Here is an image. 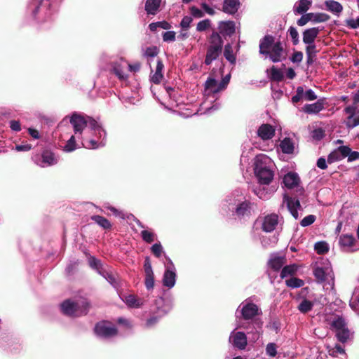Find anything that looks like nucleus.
<instances>
[{
	"label": "nucleus",
	"mask_w": 359,
	"mask_h": 359,
	"mask_svg": "<svg viewBox=\"0 0 359 359\" xmlns=\"http://www.w3.org/2000/svg\"><path fill=\"white\" fill-rule=\"evenodd\" d=\"M90 308V304L86 301L72 302L66 299L61 304L62 313L69 317H79L88 314Z\"/></svg>",
	"instance_id": "f257e3e1"
},
{
	"label": "nucleus",
	"mask_w": 359,
	"mask_h": 359,
	"mask_svg": "<svg viewBox=\"0 0 359 359\" xmlns=\"http://www.w3.org/2000/svg\"><path fill=\"white\" fill-rule=\"evenodd\" d=\"M93 332L100 338L110 339L115 337L118 334L117 327L109 320H100L95 323Z\"/></svg>",
	"instance_id": "f03ea898"
},
{
	"label": "nucleus",
	"mask_w": 359,
	"mask_h": 359,
	"mask_svg": "<svg viewBox=\"0 0 359 359\" xmlns=\"http://www.w3.org/2000/svg\"><path fill=\"white\" fill-rule=\"evenodd\" d=\"M254 170L255 176L262 184H269L273 179V172L259 157L255 159Z\"/></svg>",
	"instance_id": "7ed1b4c3"
},
{
	"label": "nucleus",
	"mask_w": 359,
	"mask_h": 359,
	"mask_svg": "<svg viewBox=\"0 0 359 359\" xmlns=\"http://www.w3.org/2000/svg\"><path fill=\"white\" fill-rule=\"evenodd\" d=\"M266 56H269V59L273 62H278L286 58V55H284V48L280 41L276 42L269 54H266Z\"/></svg>",
	"instance_id": "20e7f679"
},
{
	"label": "nucleus",
	"mask_w": 359,
	"mask_h": 359,
	"mask_svg": "<svg viewBox=\"0 0 359 359\" xmlns=\"http://www.w3.org/2000/svg\"><path fill=\"white\" fill-rule=\"evenodd\" d=\"M357 108L358 104H353L348 106L344 109V111L348 114L344 121L345 125L348 128H353L359 126V116L354 118Z\"/></svg>",
	"instance_id": "39448f33"
},
{
	"label": "nucleus",
	"mask_w": 359,
	"mask_h": 359,
	"mask_svg": "<svg viewBox=\"0 0 359 359\" xmlns=\"http://www.w3.org/2000/svg\"><path fill=\"white\" fill-rule=\"evenodd\" d=\"M100 274L103 276L114 287L120 286L119 276L111 269H98Z\"/></svg>",
	"instance_id": "423d86ee"
},
{
	"label": "nucleus",
	"mask_w": 359,
	"mask_h": 359,
	"mask_svg": "<svg viewBox=\"0 0 359 359\" xmlns=\"http://www.w3.org/2000/svg\"><path fill=\"white\" fill-rule=\"evenodd\" d=\"M70 123L74 127L75 133H81L87 126V116L74 113L71 116Z\"/></svg>",
	"instance_id": "0eeeda50"
},
{
	"label": "nucleus",
	"mask_w": 359,
	"mask_h": 359,
	"mask_svg": "<svg viewBox=\"0 0 359 359\" xmlns=\"http://www.w3.org/2000/svg\"><path fill=\"white\" fill-rule=\"evenodd\" d=\"M229 341L234 347L241 350L245 349L248 344L246 335L243 332L231 333Z\"/></svg>",
	"instance_id": "6e6552de"
},
{
	"label": "nucleus",
	"mask_w": 359,
	"mask_h": 359,
	"mask_svg": "<svg viewBox=\"0 0 359 359\" xmlns=\"http://www.w3.org/2000/svg\"><path fill=\"white\" fill-rule=\"evenodd\" d=\"M261 313L259 307L254 303H248L241 309L243 319L248 320Z\"/></svg>",
	"instance_id": "1a4fd4ad"
},
{
	"label": "nucleus",
	"mask_w": 359,
	"mask_h": 359,
	"mask_svg": "<svg viewBox=\"0 0 359 359\" xmlns=\"http://www.w3.org/2000/svg\"><path fill=\"white\" fill-rule=\"evenodd\" d=\"M278 222V217L276 214H271L264 217L262 229L265 232L273 231Z\"/></svg>",
	"instance_id": "9d476101"
},
{
	"label": "nucleus",
	"mask_w": 359,
	"mask_h": 359,
	"mask_svg": "<svg viewBox=\"0 0 359 359\" xmlns=\"http://www.w3.org/2000/svg\"><path fill=\"white\" fill-rule=\"evenodd\" d=\"M257 135L262 140H270L275 135V129L269 123L262 124L257 130Z\"/></svg>",
	"instance_id": "9b49d317"
},
{
	"label": "nucleus",
	"mask_w": 359,
	"mask_h": 359,
	"mask_svg": "<svg viewBox=\"0 0 359 359\" xmlns=\"http://www.w3.org/2000/svg\"><path fill=\"white\" fill-rule=\"evenodd\" d=\"M275 43V38L271 35L264 36L260 41L259 43V53L265 55L269 53L270 49Z\"/></svg>",
	"instance_id": "f8f14e48"
},
{
	"label": "nucleus",
	"mask_w": 359,
	"mask_h": 359,
	"mask_svg": "<svg viewBox=\"0 0 359 359\" xmlns=\"http://www.w3.org/2000/svg\"><path fill=\"white\" fill-rule=\"evenodd\" d=\"M219 33L223 36L233 35L236 32L235 22L233 21H222L219 24Z\"/></svg>",
	"instance_id": "ddd939ff"
},
{
	"label": "nucleus",
	"mask_w": 359,
	"mask_h": 359,
	"mask_svg": "<svg viewBox=\"0 0 359 359\" xmlns=\"http://www.w3.org/2000/svg\"><path fill=\"white\" fill-rule=\"evenodd\" d=\"M320 31V29L318 27H311L305 29L303 32V42L307 45L313 43Z\"/></svg>",
	"instance_id": "4468645a"
},
{
	"label": "nucleus",
	"mask_w": 359,
	"mask_h": 359,
	"mask_svg": "<svg viewBox=\"0 0 359 359\" xmlns=\"http://www.w3.org/2000/svg\"><path fill=\"white\" fill-rule=\"evenodd\" d=\"M325 100L319 99L316 102L313 104H305L303 111L309 114H317L324 109Z\"/></svg>",
	"instance_id": "2eb2a0df"
},
{
	"label": "nucleus",
	"mask_w": 359,
	"mask_h": 359,
	"mask_svg": "<svg viewBox=\"0 0 359 359\" xmlns=\"http://www.w3.org/2000/svg\"><path fill=\"white\" fill-rule=\"evenodd\" d=\"M208 42V48H216L222 51L224 41L218 32H213L209 37Z\"/></svg>",
	"instance_id": "dca6fc26"
},
{
	"label": "nucleus",
	"mask_w": 359,
	"mask_h": 359,
	"mask_svg": "<svg viewBox=\"0 0 359 359\" xmlns=\"http://www.w3.org/2000/svg\"><path fill=\"white\" fill-rule=\"evenodd\" d=\"M235 212L239 217L250 216L251 214V203L248 201L240 203L236 206Z\"/></svg>",
	"instance_id": "f3484780"
},
{
	"label": "nucleus",
	"mask_w": 359,
	"mask_h": 359,
	"mask_svg": "<svg viewBox=\"0 0 359 359\" xmlns=\"http://www.w3.org/2000/svg\"><path fill=\"white\" fill-rule=\"evenodd\" d=\"M312 5V0H299L293 8L295 15L304 14L306 13Z\"/></svg>",
	"instance_id": "a211bd4d"
},
{
	"label": "nucleus",
	"mask_w": 359,
	"mask_h": 359,
	"mask_svg": "<svg viewBox=\"0 0 359 359\" xmlns=\"http://www.w3.org/2000/svg\"><path fill=\"white\" fill-rule=\"evenodd\" d=\"M239 6V0H224L222 11L230 15H233L238 11Z\"/></svg>",
	"instance_id": "6ab92c4d"
},
{
	"label": "nucleus",
	"mask_w": 359,
	"mask_h": 359,
	"mask_svg": "<svg viewBox=\"0 0 359 359\" xmlns=\"http://www.w3.org/2000/svg\"><path fill=\"white\" fill-rule=\"evenodd\" d=\"M300 181L299 175L296 172H290L284 176L283 183L288 189H292L299 184Z\"/></svg>",
	"instance_id": "aec40b11"
},
{
	"label": "nucleus",
	"mask_w": 359,
	"mask_h": 359,
	"mask_svg": "<svg viewBox=\"0 0 359 359\" xmlns=\"http://www.w3.org/2000/svg\"><path fill=\"white\" fill-rule=\"evenodd\" d=\"M161 4V0H147L144 8L147 15H156L159 11Z\"/></svg>",
	"instance_id": "412c9836"
},
{
	"label": "nucleus",
	"mask_w": 359,
	"mask_h": 359,
	"mask_svg": "<svg viewBox=\"0 0 359 359\" xmlns=\"http://www.w3.org/2000/svg\"><path fill=\"white\" fill-rule=\"evenodd\" d=\"M164 65L161 59L157 60L155 73L151 76V81L154 84H159L163 77V69Z\"/></svg>",
	"instance_id": "4be33fe9"
},
{
	"label": "nucleus",
	"mask_w": 359,
	"mask_h": 359,
	"mask_svg": "<svg viewBox=\"0 0 359 359\" xmlns=\"http://www.w3.org/2000/svg\"><path fill=\"white\" fill-rule=\"evenodd\" d=\"M175 273L173 271L167 269L163 275V285L168 288H171L175 285Z\"/></svg>",
	"instance_id": "5701e85b"
},
{
	"label": "nucleus",
	"mask_w": 359,
	"mask_h": 359,
	"mask_svg": "<svg viewBox=\"0 0 359 359\" xmlns=\"http://www.w3.org/2000/svg\"><path fill=\"white\" fill-rule=\"evenodd\" d=\"M287 205L294 219H298L299 215L297 209L301 208L300 202L295 198H287Z\"/></svg>",
	"instance_id": "b1692460"
},
{
	"label": "nucleus",
	"mask_w": 359,
	"mask_h": 359,
	"mask_svg": "<svg viewBox=\"0 0 359 359\" xmlns=\"http://www.w3.org/2000/svg\"><path fill=\"white\" fill-rule=\"evenodd\" d=\"M286 259L284 257L275 256L268 262L269 266L274 271H278L285 264Z\"/></svg>",
	"instance_id": "393cba45"
},
{
	"label": "nucleus",
	"mask_w": 359,
	"mask_h": 359,
	"mask_svg": "<svg viewBox=\"0 0 359 359\" xmlns=\"http://www.w3.org/2000/svg\"><path fill=\"white\" fill-rule=\"evenodd\" d=\"M222 53V50L208 47L204 63L206 65H210L212 61L216 60L219 57Z\"/></svg>",
	"instance_id": "a878e982"
},
{
	"label": "nucleus",
	"mask_w": 359,
	"mask_h": 359,
	"mask_svg": "<svg viewBox=\"0 0 359 359\" xmlns=\"http://www.w3.org/2000/svg\"><path fill=\"white\" fill-rule=\"evenodd\" d=\"M90 219L104 230H111L112 228L110 221L103 216L98 215H93Z\"/></svg>",
	"instance_id": "bb28decb"
},
{
	"label": "nucleus",
	"mask_w": 359,
	"mask_h": 359,
	"mask_svg": "<svg viewBox=\"0 0 359 359\" xmlns=\"http://www.w3.org/2000/svg\"><path fill=\"white\" fill-rule=\"evenodd\" d=\"M280 147L284 154H291L294 152V144L288 137H285L281 141Z\"/></svg>",
	"instance_id": "cd10ccee"
},
{
	"label": "nucleus",
	"mask_w": 359,
	"mask_h": 359,
	"mask_svg": "<svg viewBox=\"0 0 359 359\" xmlns=\"http://www.w3.org/2000/svg\"><path fill=\"white\" fill-rule=\"evenodd\" d=\"M355 239L353 235L343 234L339 237V245L342 247L350 248L354 245Z\"/></svg>",
	"instance_id": "c85d7f7f"
},
{
	"label": "nucleus",
	"mask_w": 359,
	"mask_h": 359,
	"mask_svg": "<svg viewBox=\"0 0 359 359\" xmlns=\"http://www.w3.org/2000/svg\"><path fill=\"white\" fill-rule=\"evenodd\" d=\"M325 5L328 11L335 14L340 13L343 10L342 5L334 0L327 1Z\"/></svg>",
	"instance_id": "c756f323"
},
{
	"label": "nucleus",
	"mask_w": 359,
	"mask_h": 359,
	"mask_svg": "<svg viewBox=\"0 0 359 359\" xmlns=\"http://www.w3.org/2000/svg\"><path fill=\"white\" fill-rule=\"evenodd\" d=\"M269 79L272 81L280 82L283 80L284 75L280 69H277L275 66H272L270 69Z\"/></svg>",
	"instance_id": "7c9ffc66"
},
{
	"label": "nucleus",
	"mask_w": 359,
	"mask_h": 359,
	"mask_svg": "<svg viewBox=\"0 0 359 359\" xmlns=\"http://www.w3.org/2000/svg\"><path fill=\"white\" fill-rule=\"evenodd\" d=\"M298 269V266L296 264H290L285 266L280 272V278H284L287 277V276H293L296 273Z\"/></svg>",
	"instance_id": "2f4dec72"
},
{
	"label": "nucleus",
	"mask_w": 359,
	"mask_h": 359,
	"mask_svg": "<svg viewBox=\"0 0 359 359\" xmlns=\"http://www.w3.org/2000/svg\"><path fill=\"white\" fill-rule=\"evenodd\" d=\"M330 325L336 330V332L347 326L344 318L340 316H337L331 323Z\"/></svg>",
	"instance_id": "473e14b6"
},
{
	"label": "nucleus",
	"mask_w": 359,
	"mask_h": 359,
	"mask_svg": "<svg viewBox=\"0 0 359 359\" xmlns=\"http://www.w3.org/2000/svg\"><path fill=\"white\" fill-rule=\"evenodd\" d=\"M125 302L128 306L133 308H138L142 305V300L133 294L126 297Z\"/></svg>",
	"instance_id": "72a5a7b5"
},
{
	"label": "nucleus",
	"mask_w": 359,
	"mask_h": 359,
	"mask_svg": "<svg viewBox=\"0 0 359 359\" xmlns=\"http://www.w3.org/2000/svg\"><path fill=\"white\" fill-rule=\"evenodd\" d=\"M89 125L90 128L96 132H98V133L101 135V132L104 133V139L106 137V132L105 130L101 127V126L95 121L94 118L87 116V125Z\"/></svg>",
	"instance_id": "f704fd0d"
},
{
	"label": "nucleus",
	"mask_w": 359,
	"mask_h": 359,
	"mask_svg": "<svg viewBox=\"0 0 359 359\" xmlns=\"http://www.w3.org/2000/svg\"><path fill=\"white\" fill-rule=\"evenodd\" d=\"M224 56L231 64L236 63V58L233 54L232 46L230 43H227L224 46Z\"/></svg>",
	"instance_id": "c9c22d12"
},
{
	"label": "nucleus",
	"mask_w": 359,
	"mask_h": 359,
	"mask_svg": "<svg viewBox=\"0 0 359 359\" xmlns=\"http://www.w3.org/2000/svg\"><path fill=\"white\" fill-rule=\"evenodd\" d=\"M41 158L42 162L46 164L47 165H51L56 163L54 157V154L49 150L43 151L41 154Z\"/></svg>",
	"instance_id": "e433bc0d"
},
{
	"label": "nucleus",
	"mask_w": 359,
	"mask_h": 359,
	"mask_svg": "<svg viewBox=\"0 0 359 359\" xmlns=\"http://www.w3.org/2000/svg\"><path fill=\"white\" fill-rule=\"evenodd\" d=\"M350 337V330L347 326L336 332V337L341 343H346Z\"/></svg>",
	"instance_id": "4c0bfd02"
},
{
	"label": "nucleus",
	"mask_w": 359,
	"mask_h": 359,
	"mask_svg": "<svg viewBox=\"0 0 359 359\" xmlns=\"http://www.w3.org/2000/svg\"><path fill=\"white\" fill-rule=\"evenodd\" d=\"M313 275L318 283H322L326 280V273L323 267H315L313 269Z\"/></svg>",
	"instance_id": "58836bf2"
},
{
	"label": "nucleus",
	"mask_w": 359,
	"mask_h": 359,
	"mask_svg": "<svg viewBox=\"0 0 359 359\" xmlns=\"http://www.w3.org/2000/svg\"><path fill=\"white\" fill-rule=\"evenodd\" d=\"M285 284L288 287L298 288L304 286V281L299 278L292 277L286 280Z\"/></svg>",
	"instance_id": "ea45409f"
},
{
	"label": "nucleus",
	"mask_w": 359,
	"mask_h": 359,
	"mask_svg": "<svg viewBox=\"0 0 359 359\" xmlns=\"http://www.w3.org/2000/svg\"><path fill=\"white\" fill-rule=\"evenodd\" d=\"M313 304L306 299H304L298 306V310L302 313H306L312 310Z\"/></svg>",
	"instance_id": "a19ab883"
},
{
	"label": "nucleus",
	"mask_w": 359,
	"mask_h": 359,
	"mask_svg": "<svg viewBox=\"0 0 359 359\" xmlns=\"http://www.w3.org/2000/svg\"><path fill=\"white\" fill-rule=\"evenodd\" d=\"M314 250L318 255H324L329 251V247L326 242L319 241L315 243Z\"/></svg>",
	"instance_id": "79ce46f5"
},
{
	"label": "nucleus",
	"mask_w": 359,
	"mask_h": 359,
	"mask_svg": "<svg viewBox=\"0 0 359 359\" xmlns=\"http://www.w3.org/2000/svg\"><path fill=\"white\" fill-rule=\"evenodd\" d=\"M112 72L121 81H125L128 79V75L124 73L120 65H115L112 69Z\"/></svg>",
	"instance_id": "37998d69"
},
{
	"label": "nucleus",
	"mask_w": 359,
	"mask_h": 359,
	"mask_svg": "<svg viewBox=\"0 0 359 359\" xmlns=\"http://www.w3.org/2000/svg\"><path fill=\"white\" fill-rule=\"evenodd\" d=\"M141 236L144 242L151 243L154 241L156 235L152 231L143 230L141 231Z\"/></svg>",
	"instance_id": "c03bdc74"
},
{
	"label": "nucleus",
	"mask_w": 359,
	"mask_h": 359,
	"mask_svg": "<svg viewBox=\"0 0 359 359\" xmlns=\"http://www.w3.org/2000/svg\"><path fill=\"white\" fill-rule=\"evenodd\" d=\"M302 17L297 20V25L298 26L302 27L306 25L309 21L313 22V14L312 13H305L304 14H301Z\"/></svg>",
	"instance_id": "a18cd8bd"
},
{
	"label": "nucleus",
	"mask_w": 359,
	"mask_h": 359,
	"mask_svg": "<svg viewBox=\"0 0 359 359\" xmlns=\"http://www.w3.org/2000/svg\"><path fill=\"white\" fill-rule=\"evenodd\" d=\"M313 14V22L318 23V22H326L330 19V15H328L326 13H312Z\"/></svg>",
	"instance_id": "49530a36"
},
{
	"label": "nucleus",
	"mask_w": 359,
	"mask_h": 359,
	"mask_svg": "<svg viewBox=\"0 0 359 359\" xmlns=\"http://www.w3.org/2000/svg\"><path fill=\"white\" fill-rule=\"evenodd\" d=\"M230 80V74L226 75L224 78L222 79L220 83H218V86L213 90V93H218L226 88Z\"/></svg>",
	"instance_id": "de8ad7c7"
},
{
	"label": "nucleus",
	"mask_w": 359,
	"mask_h": 359,
	"mask_svg": "<svg viewBox=\"0 0 359 359\" xmlns=\"http://www.w3.org/2000/svg\"><path fill=\"white\" fill-rule=\"evenodd\" d=\"M288 34L292 39L294 45H297L299 43V34L297 30L294 27H290L288 29Z\"/></svg>",
	"instance_id": "09e8293b"
},
{
	"label": "nucleus",
	"mask_w": 359,
	"mask_h": 359,
	"mask_svg": "<svg viewBox=\"0 0 359 359\" xmlns=\"http://www.w3.org/2000/svg\"><path fill=\"white\" fill-rule=\"evenodd\" d=\"M211 22L209 19H205L198 22L196 30L198 32H204L210 27Z\"/></svg>",
	"instance_id": "8fccbe9b"
},
{
	"label": "nucleus",
	"mask_w": 359,
	"mask_h": 359,
	"mask_svg": "<svg viewBox=\"0 0 359 359\" xmlns=\"http://www.w3.org/2000/svg\"><path fill=\"white\" fill-rule=\"evenodd\" d=\"M144 271L145 276L154 275L151 261L149 257H146L144 262Z\"/></svg>",
	"instance_id": "3c124183"
},
{
	"label": "nucleus",
	"mask_w": 359,
	"mask_h": 359,
	"mask_svg": "<svg viewBox=\"0 0 359 359\" xmlns=\"http://www.w3.org/2000/svg\"><path fill=\"white\" fill-rule=\"evenodd\" d=\"M76 149V140L74 135H72L64 147V150L67 152L73 151Z\"/></svg>",
	"instance_id": "603ef678"
},
{
	"label": "nucleus",
	"mask_w": 359,
	"mask_h": 359,
	"mask_svg": "<svg viewBox=\"0 0 359 359\" xmlns=\"http://www.w3.org/2000/svg\"><path fill=\"white\" fill-rule=\"evenodd\" d=\"M342 158L340 156L337 149L331 152L327 156V163L331 164L335 161H341Z\"/></svg>",
	"instance_id": "864d4df0"
},
{
	"label": "nucleus",
	"mask_w": 359,
	"mask_h": 359,
	"mask_svg": "<svg viewBox=\"0 0 359 359\" xmlns=\"http://www.w3.org/2000/svg\"><path fill=\"white\" fill-rule=\"evenodd\" d=\"M277 346L275 343H269L266 348V354L271 357H275L277 354Z\"/></svg>",
	"instance_id": "5fc2aeb1"
},
{
	"label": "nucleus",
	"mask_w": 359,
	"mask_h": 359,
	"mask_svg": "<svg viewBox=\"0 0 359 359\" xmlns=\"http://www.w3.org/2000/svg\"><path fill=\"white\" fill-rule=\"evenodd\" d=\"M151 250L154 255L156 256L157 258H159L161 256L163 248L160 243L154 244L151 246Z\"/></svg>",
	"instance_id": "6e6d98bb"
},
{
	"label": "nucleus",
	"mask_w": 359,
	"mask_h": 359,
	"mask_svg": "<svg viewBox=\"0 0 359 359\" xmlns=\"http://www.w3.org/2000/svg\"><path fill=\"white\" fill-rule=\"evenodd\" d=\"M192 21L193 19L191 17L186 15L181 20L180 27L184 30H188Z\"/></svg>",
	"instance_id": "4d7b16f0"
},
{
	"label": "nucleus",
	"mask_w": 359,
	"mask_h": 359,
	"mask_svg": "<svg viewBox=\"0 0 359 359\" xmlns=\"http://www.w3.org/2000/svg\"><path fill=\"white\" fill-rule=\"evenodd\" d=\"M218 86L217 81L212 78H208L205 81V89L210 90L213 93V90Z\"/></svg>",
	"instance_id": "13d9d810"
},
{
	"label": "nucleus",
	"mask_w": 359,
	"mask_h": 359,
	"mask_svg": "<svg viewBox=\"0 0 359 359\" xmlns=\"http://www.w3.org/2000/svg\"><path fill=\"white\" fill-rule=\"evenodd\" d=\"M316 220V216L309 215L306 216L300 222L301 226L305 227L312 224Z\"/></svg>",
	"instance_id": "bf43d9fd"
},
{
	"label": "nucleus",
	"mask_w": 359,
	"mask_h": 359,
	"mask_svg": "<svg viewBox=\"0 0 359 359\" xmlns=\"http://www.w3.org/2000/svg\"><path fill=\"white\" fill-rule=\"evenodd\" d=\"M158 53V48L156 46L148 47L145 50L144 55L147 57H154Z\"/></svg>",
	"instance_id": "052dcab7"
},
{
	"label": "nucleus",
	"mask_w": 359,
	"mask_h": 359,
	"mask_svg": "<svg viewBox=\"0 0 359 359\" xmlns=\"http://www.w3.org/2000/svg\"><path fill=\"white\" fill-rule=\"evenodd\" d=\"M175 32L174 31H168L163 33V40L166 42L175 41Z\"/></svg>",
	"instance_id": "680f3d73"
},
{
	"label": "nucleus",
	"mask_w": 359,
	"mask_h": 359,
	"mask_svg": "<svg viewBox=\"0 0 359 359\" xmlns=\"http://www.w3.org/2000/svg\"><path fill=\"white\" fill-rule=\"evenodd\" d=\"M339 152L340 156L343 158L348 157L351 151V149L347 146H341L337 149Z\"/></svg>",
	"instance_id": "e2e57ef3"
},
{
	"label": "nucleus",
	"mask_w": 359,
	"mask_h": 359,
	"mask_svg": "<svg viewBox=\"0 0 359 359\" xmlns=\"http://www.w3.org/2000/svg\"><path fill=\"white\" fill-rule=\"evenodd\" d=\"M144 283L147 290L153 289L154 287V275L145 276Z\"/></svg>",
	"instance_id": "0e129e2a"
},
{
	"label": "nucleus",
	"mask_w": 359,
	"mask_h": 359,
	"mask_svg": "<svg viewBox=\"0 0 359 359\" xmlns=\"http://www.w3.org/2000/svg\"><path fill=\"white\" fill-rule=\"evenodd\" d=\"M325 136V132L321 128H317L313 130L312 137L313 139L317 140H322Z\"/></svg>",
	"instance_id": "69168bd1"
},
{
	"label": "nucleus",
	"mask_w": 359,
	"mask_h": 359,
	"mask_svg": "<svg viewBox=\"0 0 359 359\" xmlns=\"http://www.w3.org/2000/svg\"><path fill=\"white\" fill-rule=\"evenodd\" d=\"M190 12H191V14L194 18H201L204 16V13L201 10H200L199 8H198L197 7H196L194 6H193L190 8Z\"/></svg>",
	"instance_id": "338daca9"
},
{
	"label": "nucleus",
	"mask_w": 359,
	"mask_h": 359,
	"mask_svg": "<svg viewBox=\"0 0 359 359\" xmlns=\"http://www.w3.org/2000/svg\"><path fill=\"white\" fill-rule=\"evenodd\" d=\"M303 59V53L301 51H296L294 52L292 57H290V60L294 63H297L302 62Z\"/></svg>",
	"instance_id": "774afa93"
}]
</instances>
